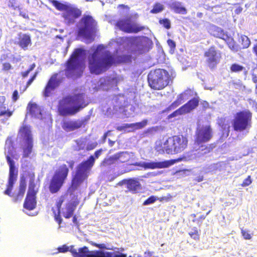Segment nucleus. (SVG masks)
Wrapping results in <instances>:
<instances>
[{"instance_id": "864d4df0", "label": "nucleus", "mask_w": 257, "mask_h": 257, "mask_svg": "<svg viewBox=\"0 0 257 257\" xmlns=\"http://www.w3.org/2000/svg\"><path fill=\"white\" fill-rule=\"evenodd\" d=\"M172 196H171V195L169 194L167 195V196L161 197L157 199V200H159L160 202H163V201L168 202V201H170L172 199Z\"/></svg>"}, {"instance_id": "72a5a7b5", "label": "nucleus", "mask_w": 257, "mask_h": 257, "mask_svg": "<svg viewBox=\"0 0 257 257\" xmlns=\"http://www.w3.org/2000/svg\"><path fill=\"white\" fill-rule=\"evenodd\" d=\"M189 235L192 238L195 240H199L200 238V234L196 227H194L192 229V231L189 232Z\"/></svg>"}, {"instance_id": "ddd939ff", "label": "nucleus", "mask_w": 257, "mask_h": 257, "mask_svg": "<svg viewBox=\"0 0 257 257\" xmlns=\"http://www.w3.org/2000/svg\"><path fill=\"white\" fill-rule=\"evenodd\" d=\"M83 50L80 48L76 49L66 62V72L68 74L74 73L76 71L82 72L85 68L83 62L79 60Z\"/></svg>"}, {"instance_id": "b1692460", "label": "nucleus", "mask_w": 257, "mask_h": 257, "mask_svg": "<svg viewBox=\"0 0 257 257\" xmlns=\"http://www.w3.org/2000/svg\"><path fill=\"white\" fill-rule=\"evenodd\" d=\"M199 99L198 97H194L189 100L186 103L181 107L185 114L190 113L195 109L199 105Z\"/></svg>"}, {"instance_id": "20e7f679", "label": "nucleus", "mask_w": 257, "mask_h": 257, "mask_svg": "<svg viewBox=\"0 0 257 257\" xmlns=\"http://www.w3.org/2000/svg\"><path fill=\"white\" fill-rule=\"evenodd\" d=\"M188 140L186 136L174 135L169 137L164 143L159 142L156 145L155 150L160 153L177 154L185 150L188 146Z\"/></svg>"}, {"instance_id": "1a4fd4ad", "label": "nucleus", "mask_w": 257, "mask_h": 257, "mask_svg": "<svg viewBox=\"0 0 257 257\" xmlns=\"http://www.w3.org/2000/svg\"><path fill=\"white\" fill-rule=\"evenodd\" d=\"M252 114L248 109L237 112L231 121L232 127L234 132L248 133L251 127Z\"/></svg>"}, {"instance_id": "09e8293b", "label": "nucleus", "mask_w": 257, "mask_h": 257, "mask_svg": "<svg viewBox=\"0 0 257 257\" xmlns=\"http://www.w3.org/2000/svg\"><path fill=\"white\" fill-rule=\"evenodd\" d=\"M54 219H55V221L60 225L62 222V219L60 216V211H58V213L57 214L56 213L55 211L54 210Z\"/></svg>"}, {"instance_id": "8fccbe9b", "label": "nucleus", "mask_w": 257, "mask_h": 257, "mask_svg": "<svg viewBox=\"0 0 257 257\" xmlns=\"http://www.w3.org/2000/svg\"><path fill=\"white\" fill-rule=\"evenodd\" d=\"M64 198L62 196H61L59 198L58 200L57 201L56 205V207L57 208L58 211H60L61 206H62L63 203L64 202Z\"/></svg>"}, {"instance_id": "5fc2aeb1", "label": "nucleus", "mask_w": 257, "mask_h": 257, "mask_svg": "<svg viewBox=\"0 0 257 257\" xmlns=\"http://www.w3.org/2000/svg\"><path fill=\"white\" fill-rule=\"evenodd\" d=\"M116 130L118 131H126L129 130L128 123L124 124L123 125L118 126L116 127Z\"/></svg>"}, {"instance_id": "3c124183", "label": "nucleus", "mask_w": 257, "mask_h": 257, "mask_svg": "<svg viewBox=\"0 0 257 257\" xmlns=\"http://www.w3.org/2000/svg\"><path fill=\"white\" fill-rule=\"evenodd\" d=\"M58 250L59 252L65 253L68 251H70L69 247L65 244H64L61 246L58 247Z\"/></svg>"}, {"instance_id": "c756f323", "label": "nucleus", "mask_w": 257, "mask_h": 257, "mask_svg": "<svg viewBox=\"0 0 257 257\" xmlns=\"http://www.w3.org/2000/svg\"><path fill=\"white\" fill-rule=\"evenodd\" d=\"M75 206L72 203L67 204L66 207V211L64 213L63 216L65 218H70L73 214Z\"/></svg>"}, {"instance_id": "412c9836", "label": "nucleus", "mask_w": 257, "mask_h": 257, "mask_svg": "<svg viewBox=\"0 0 257 257\" xmlns=\"http://www.w3.org/2000/svg\"><path fill=\"white\" fill-rule=\"evenodd\" d=\"M32 117L42 119L43 117V110L36 103L30 102L27 107V115Z\"/></svg>"}, {"instance_id": "e2e57ef3", "label": "nucleus", "mask_w": 257, "mask_h": 257, "mask_svg": "<svg viewBox=\"0 0 257 257\" xmlns=\"http://www.w3.org/2000/svg\"><path fill=\"white\" fill-rule=\"evenodd\" d=\"M77 148L76 149L77 151H79L84 149V145L82 142H77Z\"/></svg>"}, {"instance_id": "dca6fc26", "label": "nucleus", "mask_w": 257, "mask_h": 257, "mask_svg": "<svg viewBox=\"0 0 257 257\" xmlns=\"http://www.w3.org/2000/svg\"><path fill=\"white\" fill-rule=\"evenodd\" d=\"M36 184L34 179L30 181L28 190L25 199L23 206L28 210H32L36 207V195L37 190L35 189Z\"/></svg>"}, {"instance_id": "a211bd4d", "label": "nucleus", "mask_w": 257, "mask_h": 257, "mask_svg": "<svg viewBox=\"0 0 257 257\" xmlns=\"http://www.w3.org/2000/svg\"><path fill=\"white\" fill-rule=\"evenodd\" d=\"M185 157H179L175 159L166 160L162 162H144L142 166L145 169H155L168 168L174 164L185 160Z\"/></svg>"}, {"instance_id": "c9c22d12", "label": "nucleus", "mask_w": 257, "mask_h": 257, "mask_svg": "<svg viewBox=\"0 0 257 257\" xmlns=\"http://www.w3.org/2000/svg\"><path fill=\"white\" fill-rule=\"evenodd\" d=\"M183 100V94H180L177 98L176 100L172 103L173 107H177L182 103Z\"/></svg>"}, {"instance_id": "6ab92c4d", "label": "nucleus", "mask_w": 257, "mask_h": 257, "mask_svg": "<svg viewBox=\"0 0 257 257\" xmlns=\"http://www.w3.org/2000/svg\"><path fill=\"white\" fill-rule=\"evenodd\" d=\"M58 74H53L48 80L43 91V96L48 97L51 96L55 89L58 87L61 83V79L58 78Z\"/></svg>"}, {"instance_id": "cd10ccee", "label": "nucleus", "mask_w": 257, "mask_h": 257, "mask_svg": "<svg viewBox=\"0 0 257 257\" xmlns=\"http://www.w3.org/2000/svg\"><path fill=\"white\" fill-rule=\"evenodd\" d=\"M171 9L177 14L185 15L187 14V10L181 6L180 3H173L171 6Z\"/></svg>"}, {"instance_id": "79ce46f5", "label": "nucleus", "mask_w": 257, "mask_h": 257, "mask_svg": "<svg viewBox=\"0 0 257 257\" xmlns=\"http://www.w3.org/2000/svg\"><path fill=\"white\" fill-rule=\"evenodd\" d=\"M227 45L229 49L234 52H236L239 50L237 45L233 41L229 42Z\"/></svg>"}, {"instance_id": "a878e982", "label": "nucleus", "mask_w": 257, "mask_h": 257, "mask_svg": "<svg viewBox=\"0 0 257 257\" xmlns=\"http://www.w3.org/2000/svg\"><path fill=\"white\" fill-rule=\"evenodd\" d=\"M8 54H3L0 57V62L2 64V70L4 72H8L13 69V66L8 62L6 61L8 59Z\"/></svg>"}, {"instance_id": "13d9d810", "label": "nucleus", "mask_w": 257, "mask_h": 257, "mask_svg": "<svg viewBox=\"0 0 257 257\" xmlns=\"http://www.w3.org/2000/svg\"><path fill=\"white\" fill-rule=\"evenodd\" d=\"M19 98V93L17 90L14 91L12 94V100L14 102H16Z\"/></svg>"}, {"instance_id": "423d86ee", "label": "nucleus", "mask_w": 257, "mask_h": 257, "mask_svg": "<svg viewBox=\"0 0 257 257\" xmlns=\"http://www.w3.org/2000/svg\"><path fill=\"white\" fill-rule=\"evenodd\" d=\"M102 151V149L96 151L94 156L91 155L86 160L82 162L78 165L75 174L72 179V187L76 188L87 178L88 172L95 163V159L99 157Z\"/></svg>"}, {"instance_id": "6e6552de", "label": "nucleus", "mask_w": 257, "mask_h": 257, "mask_svg": "<svg viewBox=\"0 0 257 257\" xmlns=\"http://www.w3.org/2000/svg\"><path fill=\"white\" fill-rule=\"evenodd\" d=\"M149 86L154 90H162L170 83L171 78L168 71L163 69L151 70L148 75Z\"/></svg>"}, {"instance_id": "9b49d317", "label": "nucleus", "mask_w": 257, "mask_h": 257, "mask_svg": "<svg viewBox=\"0 0 257 257\" xmlns=\"http://www.w3.org/2000/svg\"><path fill=\"white\" fill-rule=\"evenodd\" d=\"M97 23L90 15H84L79 22L78 35L86 39H90L96 32Z\"/></svg>"}, {"instance_id": "4c0bfd02", "label": "nucleus", "mask_w": 257, "mask_h": 257, "mask_svg": "<svg viewBox=\"0 0 257 257\" xmlns=\"http://www.w3.org/2000/svg\"><path fill=\"white\" fill-rule=\"evenodd\" d=\"M159 23L162 25L167 29H169L171 28L170 21L168 19L165 18L160 20Z\"/></svg>"}, {"instance_id": "37998d69", "label": "nucleus", "mask_w": 257, "mask_h": 257, "mask_svg": "<svg viewBox=\"0 0 257 257\" xmlns=\"http://www.w3.org/2000/svg\"><path fill=\"white\" fill-rule=\"evenodd\" d=\"M157 198L154 196H151L147 199L143 203L144 205H148L154 203Z\"/></svg>"}, {"instance_id": "bb28decb", "label": "nucleus", "mask_w": 257, "mask_h": 257, "mask_svg": "<svg viewBox=\"0 0 257 257\" xmlns=\"http://www.w3.org/2000/svg\"><path fill=\"white\" fill-rule=\"evenodd\" d=\"M117 164L127 163L130 161L128 154L125 152H121L115 154Z\"/></svg>"}, {"instance_id": "9d476101", "label": "nucleus", "mask_w": 257, "mask_h": 257, "mask_svg": "<svg viewBox=\"0 0 257 257\" xmlns=\"http://www.w3.org/2000/svg\"><path fill=\"white\" fill-rule=\"evenodd\" d=\"M70 252L73 257H126V255L119 251H104L100 250L90 251L88 248L84 246L78 250L71 246Z\"/></svg>"}, {"instance_id": "0eeeda50", "label": "nucleus", "mask_w": 257, "mask_h": 257, "mask_svg": "<svg viewBox=\"0 0 257 257\" xmlns=\"http://www.w3.org/2000/svg\"><path fill=\"white\" fill-rule=\"evenodd\" d=\"M55 9L62 12L61 17L67 25L73 24L82 15V11L77 7L68 3H62L57 0H50Z\"/></svg>"}, {"instance_id": "2eb2a0df", "label": "nucleus", "mask_w": 257, "mask_h": 257, "mask_svg": "<svg viewBox=\"0 0 257 257\" xmlns=\"http://www.w3.org/2000/svg\"><path fill=\"white\" fill-rule=\"evenodd\" d=\"M116 26L120 30L127 33H138L145 29V27L133 23L131 17L118 20Z\"/></svg>"}, {"instance_id": "bf43d9fd", "label": "nucleus", "mask_w": 257, "mask_h": 257, "mask_svg": "<svg viewBox=\"0 0 257 257\" xmlns=\"http://www.w3.org/2000/svg\"><path fill=\"white\" fill-rule=\"evenodd\" d=\"M37 75V73H35L27 81L26 84V87H28L31 83L33 82V81L35 79L36 76Z\"/></svg>"}, {"instance_id": "338daca9", "label": "nucleus", "mask_w": 257, "mask_h": 257, "mask_svg": "<svg viewBox=\"0 0 257 257\" xmlns=\"http://www.w3.org/2000/svg\"><path fill=\"white\" fill-rule=\"evenodd\" d=\"M110 132H111L110 131H108L104 134V135L102 136V140H103V142H104L105 141L107 136L109 134Z\"/></svg>"}, {"instance_id": "f03ea898", "label": "nucleus", "mask_w": 257, "mask_h": 257, "mask_svg": "<svg viewBox=\"0 0 257 257\" xmlns=\"http://www.w3.org/2000/svg\"><path fill=\"white\" fill-rule=\"evenodd\" d=\"M88 62L90 73L99 75L105 72L112 65L114 58L109 51L99 45L89 55Z\"/></svg>"}, {"instance_id": "774afa93", "label": "nucleus", "mask_w": 257, "mask_h": 257, "mask_svg": "<svg viewBox=\"0 0 257 257\" xmlns=\"http://www.w3.org/2000/svg\"><path fill=\"white\" fill-rule=\"evenodd\" d=\"M252 52L257 57V44H255L252 48Z\"/></svg>"}, {"instance_id": "de8ad7c7", "label": "nucleus", "mask_w": 257, "mask_h": 257, "mask_svg": "<svg viewBox=\"0 0 257 257\" xmlns=\"http://www.w3.org/2000/svg\"><path fill=\"white\" fill-rule=\"evenodd\" d=\"M185 114L182 107H180L179 108L174 111L170 115L171 117H175L179 115H182Z\"/></svg>"}, {"instance_id": "603ef678", "label": "nucleus", "mask_w": 257, "mask_h": 257, "mask_svg": "<svg viewBox=\"0 0 257 257\" xmlns=\"http://www.w3.org/2000/svg\"><path fill=\"white\" fill-rule=\"evenodd\" d=\"M97 145L98 144L96 142L89 143L87 145L86 149L88 151L92 150L97 147Z\"/></svg>"}, {"instance_id": "f3484780", "label": "nucleus", "mask_w": 257, "mask_h": 257, "mask_svg": "<svg viewBox=\"0 0 257 257\" xmlns=\"http://www.w3.org/2000/svg\"><path fill=\"white\" fill-rule=\"evenodd\" d=\"M213 137V131L210 125H203L197 130L195 134V143L199 145L209 142Z\"/></svg>"}, {"instance_id": "6e6d98bb", "label": "nucleus", "mask_w": 257, "mask_h": 257, "mask_svg": "<svg viewBox=\"0 0 257 257\" xmlns=\"http://www.w3.org/2000/svg\"><path fill=\"white\" fill-rule=\"evenodd\" d=\"M206 218V215H202L198 218H194L192 220L193 222H196L197 223H201L202 221Z\"/></svg>"}, {"instance_id": "c85d7f7f", "label": "nucleus", "mask_w": 257, "mask_h": 257, "mask_svg": "<svg viewBox=\"0 0 257 257\" xmlns=\"http://www.w3.org/2000/svg\"><path fill=\"white\" fill-rule=\"evenodd\" d=\"M116 164H117V161L114 154L112 156L104 158L101 163V166L103 167H109Z\"/></svg>"}, {"instance_id": "680f3d73", "label": "nucleus", "mask_w": 257, "mask_h": 257, "mask_svg": "<svg viewBox=\"0 0 257 257\" xmlns=\"http://www.w3.org/2000/svg\"><path fill=\"white\" fill-rule=\"evenodd\" d=\"M217 32L219 33L216 37L220 39H224V33L222 30L217 28Z\"/></svg>"}, {"instance_id": "7ed1b4c3", "label": "nucleus", "mask_w": 257, "mask_h": 257, "mask_svg": "<svg viewBox=\"0 0 257 257\" xmlns=\"http://www.w3.org/2000/svg\"><path fill=\"white\" fill-rule=\"evenodd\" d=\"M83 93L67 95L61 99L58 110L62 116L74 115L86 106Z\"/></svg>"}, {"instance_id": "5701e85b", "label": "nucleus", "mask_w": 257, "mask_h": 257, "mask_svg": "<svg viewBox=\"0 0 257 257\" xmlns=\"http://www.w3.org/2000/svg\"><path fill=\"white\" fill-rule=\"evenodd\" d=\"M126 188L128 190L133 193L139 192L142 189L141 184L136 179H130L125 181Z\"/></svg>"}, {"instance_id": "e433bc0d", "label": "nucleus", "mask_w": 257, "mask_h": 257, "mask_svg": "<svg viewBox=\"0 0 257 257\" xmlns=\"http://www.w3.org/2000/svg\"><path fill=\"white\" fill-rule=\"evenodd\" d=\"M183 100V94H180L177 98L176 100L172 103L173 107H177L182 103Z\"/></svg>"}, {"instance_id": "c03bdc74", "label": "nucleus", "mask_w": 257, "mask_h": 257, "mask_svg": "<svg viewBox=\"0 0 257 257\" xmlns=\"http://www.w3.org/2000/svg\"><path fill=\"white\" fill-rule=\"evenodd\" d=\"M93 246L103 249H112L111 248L107 247L104 243H97L95 242H92L91 243Z\"/></svg>"}, {"instance_id": "4d7b16f0", "label": "nucleus", "mask_w": 257, "mask_h": 257, "mask_svg": "<svg viewBox=\"0 0 257 257\" xmlns=\"http://www.w3.org/2000/svg\"><path fill=\"white\" fill-rule=\"evenodd\" d=\"M8 6L15 10L17 8L16 0H10L8 2Z\"/></svg>"}, {"instance_id": "58836bf2", "label": "nucleus", "mask_w": 257, "mask_h": 257, "mask_svg": "<svg viewBox=\"0 0 257 257\" xmlns=\"http://www.w3.org/2000/svg\"><path fill=\"white\" fill-rule=\"evenodd\" d=\"M167 44L170 47V52L171 53H173L176 49V43L173 40L169 39L167 40Z\"/></svg>"}, {"instance_id": "393cba45", "label": "nucleus", "mask_w": 257, "mask_h": 257, "mask_svg": "<svg viewBox=\"0 0 257 257\" xmlns=\"http://www.w3.org/2000/svg\"><path fill=\"white\" fill-rule=\"evenodd\" d=\"M17 44L23 49L27 50L29 45L31 44L30 36L28 34H19Z\"/></svg>"}, {"instance_id": "473e14b6", "label": "nucleus", "mask_w": 257, "mask_h": 257, "mask_svg": "<svg viewBox=\"0 0 257 257\" xmlns=\"http://www.w3.org/2000/svg\"><path fill=\"white\" fill-rule=\"evenodd\" d=\"M241 48L245 49L248 48L250 44V40L249 38L246 36H242L241 37Z\"/></svg>"}, {"instance_id": "f257e3e1", "label": "nucleus", "mask_w": 257, "mask_h": 257, "mask_svg": "<svg viewBox=\"0 0 257 257\" xmlns=\"http://www.w3.org/2000/svg\"><path fill=\"white\" fill-rule=\"evenodd\" d=\"M9 155L6 156V160L9 166V174L8 182L6 185V189L4 193L10 196L13 202H17L22 200L25 193L27 183L24 177H21L20 184L16 192H12L14 185L17 181L18 171L15 166V162L13 158H15V155L9 152Z\"/></svg>"}, {"instance_id": "2f4dec72", "label": "nucleus", "mask_w": 257, "mask_h": 257, "mask_svg": "<svg viewBox=\"0 0 257 257\" xmlns=\"http://www.w3.org/2000/svg\"><path fill=\"white\" fill-rule=\"evenodd\" d=\"M244 69V67L236 63H233L230 67V71L232 73H238Z\"/></svg>"}, {"instance_id": "69168bd1", "label": "nucleus", "mask_w": 257, "mask_h": 257, "mask_svg": "<svg viewBox=\"0 0 257 257\" xmlns=\"http://www.w3.org/2000/svg\"><path fill=\"white\" fill-rule=\"evenodd\" d=\"M242 11V8H241V7H237L235 10H234V13L236 14H239Z\"/></svg>"}, {"instance_id": "4468645a", "label": "nucleus", "mask_w": 257, "mask_h": 257, "mask_svg": "<svg viewBox=\"0 0 257 257\" xmlns=\"http://www.w3.org/2000/svg\"><path fill=\"white\" fill-rule=\"evenodd\" d=\"M204 56L206 58L207 66L210 69H213L220 62L222 58V53L217 50L215 46H211L204 52Z\"/></svg>"}, {"instance_id": "a18cd8bd", "label": "nucleus", "mask_w": 257, "mask_h": 257, "mask_svg": "<svg viewBox=\"0 0 257 257\" xmlns=\"http://www.w3.org/2000/svg\"><path fill=\"white\" fill-rule=\"evenodd\" d=\"M252 183V180L251 179L250 176H248L244 180L242 184H241V186L244 187L249 186Z\"/></svg>"}, {"instance_id": "7c9ffc66", "label": "nucleus", "mask_w": 257, "mask_h": 257, "mask_svg": "<svg viewBox=\"0 0 257 257\" xmlns=\"http://www.w3.org/2000/svg\"><path fill=\"white\" fill-rule=\"evenodd\" d=\"M164 9V7L162 4L156 3L154 5L153 9L150 11V13L152 14H158L163 11Z\"/></svg>"}, {"instance_id": "052dcab7", "label": "nucleus", "mask_w": 257, "mask_h": 257, "mask_svg": "<svg viewBox=\"0 0 257 257\" xmlns=\"http://www.w3.org/2000/svg\"><path fill=\"white\" fill-rule=\"evenodd\" d=\"M122 59L125 62H132V56L129 55H124L122 56Z\"/></svg>"}, {"instance_id": "f8f14e48", "label": "nucleus", "mask_w": 257, "mask_h": 257, "mask_svg": "<svg viewBox=\"0 0 257 257\" xmlns=\"http://www.w3.org/2000/svg\"><path fill=\"white\" fill-rule=\"evenodd\" d=\"M18 137L22 139L24 143L23 147V157L27 158L32 152L33 147V138L31 126L23 124L18 131Z\"/></svg>"}, {"instance_id": "4be33fe9", "label": "nucleus", "mask_w": 257, "mask_h": 257, "mask_svg": "<svg viewBox=\"0 0 257 257\" xmlns=\"http://www.w3.org/2000/svg\"><path fill=\"white\" fill-rule=\"evenodd\" d=\"M6 101V97L0 96V117H4L6 119H8L13 115L14 110L7 108Z\"/></svg>"}, {"instance_id": "a19ab883", "label": "nucleus", "mask_w": 257, "mask_h": 257, "mask_svg": "<svg viewBox=\"0 0 257 257\" xmlns=\"http://www.w3.org/2000/svg\"><path fill=\"white\" fill-rule=\"evenodd\" d=\"M215 146L213 144H209L207 146H205L203 149H201L202 151H204L205 154L209 153L215 148Z\"/></svg>"}, {"instance_id": "aec40b11", "label": "nucleus", "mask_w": 257, "mask_h": 257, "mask_svg": "<svg viewBox=\"0 0 257 257\" xmlns=\"http://www.w3.org/2000/svg\"><path fill=\"white\" fill-rule=\"evenodd\" d=\"M85 125L84 121L82 119L64 120L61 123L62 128L66 132L74 131L81 128Z\"/></svg>"}, {"instance_id": "f704fd0d", "label": "nucleus", "mask_w": 257, "mask_h": 257, "mask_svg": "<svg viewBox=\"0 0 257 257\" xmlns=\"http://www.w3.org/2000/svg\"><path fill=\"white\" fill-rule=\"evenodd\" d=\"M136 131L144 127L147 124V120L144 119L141 122L134 123Z\"/></svg>"}, {"instance_id": "ea45409f", "label": "nucleus", "mask_w": 257, "mask_h": 257, "mask_svg": "<svg viewBox=\"0 0 257 257\" xmlns=\"http://www.w3.org/2000/svg\"><path fill=\"white\" fill-rule=\"evenodd\" d=\"M35 67H36L35 64V63L32 64L30 66V67L29 68V69L27 70H26L24 72H21V74L23 78L27 77L28 76V74H29V73L31 71H32V70H33Z\"/></svg>"}, {"instance_id": "39448f33", "label": "nucleus", "mask_w": 257, "mask_h": 257, "mask_svg": "<svg viewBox=\"0 0 257 257\" xmlns=\"http://www.w3.org/2000/svg\"><path fill=\"white\" fill-rule=\"evenodd\" d=\"M68 165L63 164L54 170L51 179L47 183L48 188L51 194L58 193L62 188L67 179L69 173V169H73L75 161L70 160L67 162Z\"/></svg>"}, {"instance_id": "0e129e2a", "label": "nucleus", "mask_w": 257, "mask_h": 257, "mask_svg": "<svg viewBox=\"0 0 257 257\" xmlns=\"http://www.w3.org/2000/svg\"><path fill=\"white\" fill-rule=\"evenodd\" d=\"M128 127L129 130H127V133L133 132L136 131L135 126H134V123H128Z\"/></svg>"}, {"instance_id": "49530a36", "label": "nucleus", "mask_w": 257, "mask_h": 257, "mask_svg": "<svg viewBox=\"0 0 257 257\" xmlns=\"http://www.w3.org/2000/svg\"><path fill=\"white\" fill-rule=\"evenodd\" d=\"M241 233L244 239L249 240L251 238V235L248 231L242 229L241 230Z\"/></svg>"}]
</instances>
